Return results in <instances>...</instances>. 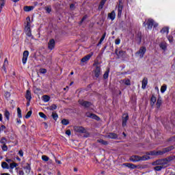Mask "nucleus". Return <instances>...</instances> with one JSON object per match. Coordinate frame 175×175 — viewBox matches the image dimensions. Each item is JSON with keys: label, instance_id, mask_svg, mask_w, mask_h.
I'll list each match as a JSON object with an SVG mask.
<instances>
[{"label": "nucleus", "instance_id": "nucleus-1", "mask_svg": "<svg viewBox=\"0 0 175 175\" xmlns=\"http://www.w3.org/2000/svg\"><path fill=\"white\" fill-rule=\"evenodd\" d=\"M173 150V146H170L165 148H163L162 150H159L157 152L152 151L148 153V155H163L166 152H169Z\"/></svg>", "mask_w": 175, "mask_h": 175}, {"label": "nucleus", "instance_id": "nucleus-2", "mask_svg": "<svg viewBox=\"0 0 175 175\" xmlns=\"http://www.w3.org/2000/svg\"><path fill=\"white\" fill-rule=\"evenodd\" d=\"M148 159H150V156H148V155H144L142 157L134 155L130 158V161H131L132 162H139L140 161H148Z\"/></svg>", "mask_w": 175, "mask_h": 175}, {"label": "nucleus", "instance_id": "nucleus-3", "mask_svg": "<svg viewBox=\"0 0 175 175\" xmlns=\"http://www.w3.org/2000/svg\"><path fill=\"white\" fill-rule=\"evenodd\" d=\"M170 162V159H160V160L156 161L153 163V165H160L162 166L163 169H165V167H167V166H169Z\"/></svg>", "mask_w": 175, "mask_h": 175}, {"label": "nucleus", "instance_id": "nucleus-4", "mask_svg": "<svg viewBox=\"0 0 175 175\" xmlns=\"http://www.w3.org/2000/svg\"><path fill=\"white\" fill-rule=\"evenodd\" d=\"M146 25H148V29H152V26L154 28L158 27V23H157V22L154 21L152 19L148 18L146 22Z\"/></svg>", "mask_w": 175, "mask_h": 175}, {"label": "nucleus", "instance_id": "nucleus-5", "mask_svg": "<svg viewBox=\"0 0 175 175\" xmlns=\"http://www.w3.org/2000/svg\"><path fill=\"white\" fill-rule=\"evenodd\" d=\"M93 75L95 77H99L102 75V70L100 66L96 65L95 68L93 70Z\"/></svg>", "mask_w": 175, "mask_h": 175}, {"label": "nucleus", "instance_id": "nucleus-6", "mask_svg": "<svg viewBox=\"0 0 175 175\" xmlns=\"http://www.w3.org/2000/svg\"><path fill=\"white\" fill-rule=\"evenodd\" d=\"M146 51H147V49L145 46H142L139 50L136 53V55L139 57V58H143L144 57V54H146Z\"/></svg>", "mask_w": 175, "mask_h": 175}, {"label": "nucleus", "instance_id": "nucleus-7", "mask_svg": "<svg viewBox=\"0 0 175 175\" xmlns=\"http://www.w3.org/2000/svg\"><path fill=\"white\" fill-rule=\"evenodd\" d=\"M48 49L51 51L55 49V40L54 39H51L48 42Z\"/></svg>", "mask_w": 175, "mask_h": 175}, {"label": "nucleus", "instance_id": "nucleus-8", "mask_svg": "<svg viewBox=\"0 0 175 175\" xmlns=\"http://www.w3.org/2000/svg\"><path fill=\"white\" fill-rule=\"evenodd\" d=\"M29 55V52H28V51H25L23 52V57L22 59V62L24 65H25V64H27V60L28 59Z\"/></svg>", "mask_w": 175, "mask_h": 175}, {"label": "nucleus", "instance_id": "nucleus-9", "mask_svg": "<svg viewBox=\"0 0 175 175\" xmlns=\"http://www.w3.org/2000/svg\"><path fill=\"white\" fill-rule=\"evenodd\" d=\"M79 103L81 105V106H83V107H90V106H91V103L84 101L83 100H79Z\"/></svg>", "mask_w": 175, "mask_h": 175}, {"label": "nucleus", "instance_id": "nucleus-10", "mask_svg": "<svg viewBox=\"0 0 175 175\" xmlns=\"http://www.w3.org/2000/svg\"><path fill=\"white\" fill-rule=\"evenodd\" d=\"M75 132H78L79 133H84L85 132V129H83V126H74Z\"/></svg>", "mask_w": 175, "mask_h": 175}, {"label": "nucleus", "instance_id": "nucleus-11", "mask_svg": "<svg viewBox=\"0 0 175 175\" xmlns=\"http://www.w3.org/2000/svg\"><path fill=\"white\" fill-rule=\"evenodd\" d=\"M86 116L89 117V118H93V120H96V121H99L100 118L94 113H87Z\"/></svg>", "mask_w": 175, "mask_h": 175}, {"label": "nucleus", "instance_id": "nucleus-12", "mask_svg": "<svg viewBox=\"0 0 175 175\" xmlns=\"http://www.w3.org/2000/svg\"><path fill=\"white\" fill-rule=\"evenodd\" d=\"M124 117L122 119V126H126V122L129 120V116L128 114H124Z\"/></svg>", "mask_w": 175, "mask_h": 175}, {"label": "nucleus", "instance_id": "nucleus-13", "mask_svg": "<svg viewBox=\"0 0 175 175\" xmlns=\"http://www.w3.org/2000/svg\"><path fill=\"white\" fill-rule=\"evenodd\" d=\"M123 5L121 3H119L118 8V17H121V14H122V8Z\"/></svg>", "mask_w": 175, "mask_h": 175}, {"label": "nucleus", "instance_id": "nucleus-14", "mask_svg": "<svg viewBox=\"0 0 175 175\" xmlns=\"http://www.w3.org/2000/svg\"><path fill=\"white\" fill-rule=\"evenodd\" d=\"M105 137H107V139H117L118 136L117 135V134L114 133H110L108 135H107Z\"/></svg>", "mask_w": 175, "mask_h": 175}, {"label": "nucleus", "instance_id": "nucleus-15", "mask_svg": "<svg viewBox=\"0 0 175 175\" xmlns=\"http://www.w3.org/2000/svg\"><path fill=\"white\" fill-rule=\"evenodd\" d=\"M148 84V79L147 78H144V79L142 80V88L143 90H146V87H147Z\"/></svg>", "mask_w": 175, "mask_h": 175}, {"label": "nucleus", "instance_id": "nucleus-16", "mask_svg": "<svg viewBox=\"0 0 175 175\" xmlns=\"http://www.w3.org/2000/svg\"><path fill=\"white\" fill-rule=\"evenodd\" d=\"M124 166H126V167H129V169H136V167H137V165L132 164V163H126L123 164Z\"/></svg>", "mask_w": 175, "mask_h": 175}, {"label": "nucleus", "instance_id": "nucleus-17", "mask_svg": "<svg viewBox=\"0 0 175 175\" xmlns=\"http://www.w3.org/2000/svg\"><path fill=\"white\" fill-rule=\"evenodd\" d=\"M25 98L27 100L31 101V99H32V96L31 95V91L27 90Z\"/></svg>", "mask_w": 175, "mask_h": 175}, {"label": "nucleus", "instance_id": "nucleus-18", "mask_svg": "<svg viewBox=\"0 0 175 175\" xmlns=\"http://www.w3.org/2000/svg\"><path fill=\"white\" fill-rule=\"evenodd\" d=\"M92 57V55H88L81 59V62H87V61L90 60V58Z\"/></svg>", "mask_w": 175, "mask_h": 175}, {"label": "nucleus", "instance_id": "nucleus-19", "mask_svg": "<svg viewBox=\"0 0 175 175\" xmlns=\"http://www.w3.org/2000/svg\"><path fill=\"white\" fill-rule=\"evenodd\" d=\"M25 33L29 38L32 36V33H31V28H25Z\"/></svg>", "mask_w": 175, "mask_h": 175}, {"label": "nucleus", "instance_id": "nucleus-20", "mask_svg": "<svg viewBox=\"0 0 175 175\" xmlns=\"http://www.w3.org/2000/svg\"><path fill=\"white\" fill-rule=\"evenodd\" d=\"M97 143H100V144H103V146H107V144H109L108 142L105 141L102 139H98Z\"/></svg>", "mask_w": 175, "mask_h": 175}, {"label": "nucleus", "instance_id": "nucleus-21", "mask_svg": "<svg viewBox=\"0 0 175 175\" xmlns=\"http://www.w3.org/2000/svg\"><path fill=\"white\" fill-rule=\"evenodd\" d=\"M9 65V62H8V59H5L4 64L3 66V70L6 73V66Z\"/></svg>", "mask_w": 175, "mask_h": 175}, {"label": "nucleus", "instance_id": "nucleus-22", "mask_svg": "<svg viewBox=\"0 0 175 175\" xmlns=\"http://www.w3.org/2000/svg\"><path fill=\"white\" fill-rule=\"evenodd\" d=\"M27 21V25L25 26V28H31V18H29V16H28L26 18Z\"/></svg>", "mask_w": 175, "mask_h": 175}, {"label": "nucleus", "instance_id": "nucleus-23", "mask_svg": "<svg viewBox=\"0 0 175 175\" xmlns=\"http://www.w3.org/2000/svg\"><path fill=\"white\" fill-rule=\"evenodd\" d=\"M4 116L5 117L7 121H9V120H10V112L6 110L4 113Z\"/></svg>", "mask_w": 175, "mask_h": 175}, {"label": "nucleus", "instance_id": "nucleus-24", "mask_svg": "<svg viewBox=\"0 0 175 175\" xmlns=\"http://www.w3.org/2000/svg\"><path fill=\"white\" fill-rule=\"evenodd\" d=\"M25 12H31V10H33L34 7L33 6H25L24 7Z\"/></svg>", "mask_w": 175, "mask_h": 175}, {"label": "nucleus", "instance_id": "nucleus-25", "mask_svg": "<svg viewBox=\"0 0 175 175\" xmlns=\"http://www.w3.org/2000/svg\"><path fill=\"white\" fill-rule=\"evenodd\" d=\"M108 16L111 20H114L116 18V12L112 11L111 13L108 14Z\"/></svg>", "mask_w": 175, "mask_h": 175}, {"label": "nucleus", "instance_id": "nucleus-26", "mask_svg": "<svg viewBox=\"0 0 175 175\" xmlns=\"http://www.w3.org/2000/svg\"><path fill=\"white\" fill-rule=\"evenodd\" d=\"M1 167L3 169H10L9 164L5 161L1 163Z\"/></svg>", "mask_w": 175, "mask_h": 175}, {"label": "nucleus", "instance_id": "nucleus-27", "mask_svg": "<svg viewBox=\"0 0 175 175\" xmlns=\"http://www.w3.org/2000/svg\"><path fill=\"white\" fill-rule=\"evenodd\" d=\"M155 102H157V98L155 96H152L150 99L151 106H154V105H155Z\"/></svg>", "mask_w": 175, "mask_h": 175}, {"label": "nucleus", "instance_id": "nucleus-28", "mask_svg": "<svg viewBox=\"0 0 175 175\" xmlns=\"http://www.w3.org/2000/svg\"><path fill=\"white\" fill-rule=\"evenodd\" d=\"M162 105V100L159 98L157 101L156 106L157 109H159Z\"/></svg>", "mask_w": 175, "mask_h": 175}, {"label": "nucleus", "instance_id": "nucleus-29", "mask_svg": "<svg viewBox=\"0 0 175 175\" xmlns=\"http://www.w3.org/2000/svg\"><path fill=\"white\" fill-rule=\"evenodd\" d=\"M42 100L45 103L49 102V100H50V96H49L48 95H44L42 96Z\"/></svg>", "mask_w": 175, "mask_h": 175}, {"label": "nucleus", "instance_id": "nucleus-30", "mask_svg": "<svg viewBox=\"0 0 175 175\" xmlns=\"http://www.w3.org/2000/svg\"><path fill=\"white\" fill-rule=\"evenodd\" d=\"M161 33H166V35H167V33H169V27H164L161 29Z\"/></svg>", "mask_w": 175, "mask_h": 175}, {"label": "nucleus", "instance_id": "nucleus-31", "mask_svg": "<svg viewBox=\"0 0 175 175\" xmlns=\"http://www.w3.org/2000/svg\"><path fill=\"white\" fill-rule=\"evenodd\" d=\"M121 82L124 83L126 85H131V80H129V79L122 80Z\"/></svg>", "mask_w": 175, "mask_h": 175}, {"label": "nucleus", "instance_id": "nucleus-32", "mask_svg": "<svg viewBox=\"0 0 175 175\" xmlns=\"http://www.w3.org/2000/svg\"><path fill=\"white\" fill-rule=\"evenodd\" d=\"M166 90H167V85L164 84L161 88V92L163 94L166 91Z\"/></svg>", "mask_w": 175, "mask_h": 175}, {"label": "nucleus", "instance_id": "nucleus-33", "mask_svg": "<svg viewBox=\"0 0 175 175\" xmlns=\"http://www.w3.org/2000/svg\"><path fill=\"white\" fill-rule=\"evenodd\" d=\"M162 50H166V42H161L159 45Z\"/></svg>", "mask_w": 175, "mask_h": 175}, {"label": "nucleus", "instance_id": "nucleus-34", "mask_svg": "<svg viewBox=\"0 0 175 175\" xmlns=\"http://www.w3.org/2000/svg\"><path fill=\"white\" fill-rule=\"evenodd\" d=\"M17 167V163L13 161L10 164V169H14V167Z\"/></svg>", "mask_w": 175, "mask_h": 175}, {"label": "nucleus", "instance_id": "nucleus-35", "mask_svg": "<svg viewBox=\"0 0 175 175\" xmlns=\"http://www.w3.org/2000/svg\"><path fill=\"white\" fill-rule=\"evenodd\" d=\"M25 172L26 173H27V174H29V173H31V166L29 165H27L25 167Z\"/></svg>", "mask_w": 175, "mask_h": 175}, {"label": "nucleus", "instance_id": "nucleus-36", "mask_svg": "<svg viewBox=\"0 0 175 175\" xmlns=\"http://www.w3.org/2000/svg\"><path fill=\"white\" fill-rule=\"evenodd\" d=\"M62 124L63 125H69V120H66V119H63L62 120Z\"/></svg>", "mask_w": 175, "mask_h": 175}, {"label": "nucleus", "instance_id": "nucleus-37", "mask_svg": "<svg viewBox=\"0 0 175 175\" xmlns=\"http://www.w3.org/2000/svg\"><path fill=\"white\" fill-rule=\"evenodd\" d=\"M162 169H163V168L162 167V166L161 165H159L154 167V170H156V172H159V171L162 170Z\"/></svg>", "mask_w": 175, "mask_h": 175}, {"label": "nucleus", "instance_id": "nucleus-38", "mask_svg": "<svg viewBox=\"0 0 175 175\" xmlns=\"http://www.w3.org/2000/svg\"><path fill=\"white\" fill-rule=\"evenodd\" d=\"M105 38H106V33H104V34L103 35L102 38L100 40V42H98V44H102V42L105 40Z\"/></svg>", "mask_w": 175, "mask_h": 175}, {"label": "nucleus", "instance_id": "nucleus-39", "mask_svg": "<svg viewBox=\"0 0 175 175\" xmlns=\"http://www.w3.org/2000/svg\"><path fill=\"white\" fill-rule=\"evenodd\" d=\"M18 117L19 118H22L23 116L21 115V109L20 108H17Z\"/></svg>", "mask_w": 175, "mask_h": 175}, {"label": "nucleus", "instance_id": "nucleus-40", "mask_svg": "<svg viewBox=\"0 0 175 175\" xmlns=\"http://www.w3.org/2000/svg\"><path fill=\"white\" fill-rule=\"evenodd\" d=\"M124 51H116V54L118 55V57H121V55H124Z\"/></svg>", "mask_w": 175, "mask_h": 175}, {"label": "nucleus", "instance_id": "nucleus-41", "mask_svg": "<svg viewBox=\"0 0 175 175\" xmlns=\"http://www.w3.org/2000/svg\"><path fill=\"white\" fill-rule=\"evenodd\" d=\"M106 1L107 0H102L100 3V5H99V9H102V8H103V5H105V3H106Z\"/></svg>", "mask_w": 175, "mask_h": 175}, {"label": "nucleus", "instance_id": "nucleus-42", "mask_svg": "<svg viewBox=\"0 0 175 175\" xmlns=\"http://www.w3.org/2000/svg\"><path fill=\"white\" fill-rule=\"evenodd\" d=\"M44 9L46 13H51V6H46Z\"/></svg>", "mask_w": 175, "mask_h": 175}, {"label": "nucleus", "instance_id": "nucleus-43", "mask_svg": "<svg viewBox=\"0 0 175 175\" xmlns=\"http://www.w3.org/2000/svg\"><path fill=\"white\" fill-rule=\"evenodd\" d=\"M110 72V70H107L105 72V74H104V75H103V78L104 79H108V77H109V72Z\"/></svg>", "mask_w": 175, "mask_h": 175}, {"label": "nucleus", "instance_id": "nucleus-44", "mask_svg": "<svg viewBox=\"0 0 175 175\" xmlns=\"http://www.w3.org/2000/svg\"><path fill=\"white\" fill-rule=\"evenodd\" d=\"M42 161H44L45 162H48L49 159H50L49 158V157H47L46 155H42Z\"/></svg>", "mask_w": 175, "mask_h": 175}, {"label": "nucleus", "instance_id": "nucleus-45", "mask_svg": "<svg viewBox=\"0 0 175 175\" xmlns=\"http://www.w3.org/2000/svg\"><path fill=\"white\" fill-rule=\"evenodd\" d=\"M52 117L55 121H57L58 118V115L56 113H52Z\"/></svg>", "mask_w": 175, "mask_h": 175}, {"label": "nucleus", "instance_id": "nucleus-46", "mask_svg": "<svg viewBox=\"0 0 175 175\" xmlns=\"http://www.w3.org/2000/svg\"><path fill=\"white\" fill-rule=\"evenodd\" d=\"M39 116L41 117V118H44V120H46L47 118V116H46L43 112H39Z\"/></svg>", "mask_w": 175, "mask_h": 175}, {"label": "nucleus", "instance_id": "nucleus-47", "mask_svg": "<svg viewBox=\"0 0 175 175\" xmlns=\"http://www.w3.org/2000/svg\"><path fill=\"white\" fill-rule=\"evenodd\" d=\"M5 3H6L5 0H0V6L1 8L5 6Z\"/></svg>", "mask_w": 175, "mask_h": 175}, {"label": "nucleus", "instance_id": "nucleus-48", "mask_svg": "<svg viewBox=\"0 0 175 175\" xmlns=\"http://www.w3.org/2000/svg\"><path fill=\"white\" fill-rule=\"evenodd\" d=\"M31 116H32V111H29L27 112V113L25 116V118L28 119L29 118V117H31Z\"/></svg>", "mask_w": 175, "mask_h": 175}, {"label": "nucleus", "instance_id": "nucleus-49", "mask_svg": "<svg viewBox=\"0 0 175 175\" xmlns=\"http://www.w3.org/2000/svg\"><path fill=\"white\" fill-rule=\"evenodd\" d=\"M40 73L44 75V74L47 73V70H46L45 68H41V69H40Z\"/></svg>", "mask_w": 175, "mask_h": 175}, {"label": "nucleus", "instance_id": "nucleus-50", "mask_svg": "<svg viewBox=\"0 0 175 175\" xmlns=\"http://www.w3.org/2000/svg\"><path fill=\"white\" fill-rule=\"evenodd\" d=\"M1 148H2L3 151H7L8 150V146H6V144L3 145Z\"/></svg>", "mask_w": 175, "mask_h": 175}, {"label": "nucleus", "instance_id": "nucleus-51", "mask_svg": "<svg viewBox=\"0 0 175 175\" xmlns=\"http://www.w3.org/2000/svg\"><path fill=\"white\" fill-rule=\"evenodd\" d=\"M0 143H1V144L4 145L6 143V139L5 138H1Z\"/></svg>", "mask_w": 175, "mask_h": 175}, {"label": "nucleus", "instance_id": "nucleus-52", "mask_svg": "<svg viewBox=\"0 0 175 175\" xmlns=\"http://www.w3.org/2000/svg\"><path fill=\"white\" fill-rule=\"evenodd\" d=\"M57 109V105H52L51 107H50V109L51 110H55Z\"/></svg>", "mask_w": 175, "mask_h": 175}, {"label": "nucleus", "instance_id": "nucleus-53", "mask_svg": "<svg viewBox=\"0 0 175 175\" xmlns=\"http://www.w3.org/2000/svg\"><path fill=\"white\" fill-rule=\"evenodd\" d=\"M115 43L116 44H120V43H121V40H120V38H118L115 40Z\"/></svg>", "mask_w": 175, "mask_h": 175}, {"label": "nucleus", "instance_id": "nucleus-54", "mask_svg": "<svg viewBox=\"0 0 175 175\" xmlns=\"http://www.w3.org/2000/svg\"><path fill=\"white\" fill-rule=\"evenodd\" d=\"M5 161H6V162H8V163H10V165L11 163H12V162H13V160L10 159H6Z\"/></svg>", "mask_w": 175, "mask_h": 175}, {"label": "nucleus", "instance_id": "nucleus-55", "mask_svg": "<svg viewBox=\"0 0 175 175\" xmlns=\"http://www.w3.org/2000/svg\"><path fill=\"white\" fill-rule=\"evenodd\" d=\"M5 129H6V126H5V125H1L0 128V132L1 131H5Z\"/></svg>", "mask_w": 175, "mask_h": 175}, {"label": "nucleus", "instance_id": "nucleus-56", "mask_svg": "<svg viewBox=\"0 0 175 175\" xmlns=\"http://www.w3.org/2000/svg\"><path fill=\"white\" fill-rule=\"evenodd\" d=\"M167 39L169 40V42H170V43H172V42H173V37L172 36H168Z\"/></svg>", "mask_w": 175, "mask_h": 175}, {"label": "nucleus", "instance_id": "nucleus-57", "mask_svg": "<svg viewBox=\"0 0 175 175\" xmlns=\"http://www.w3.org/2000/svg\"><path fill=\"white\" fill-rule=\"evenodd\" d=\"M66 135H68V136H70V135H71L70 130H67L66 131Z\"/></svg>", "mask_w": 175, "mask_h": 175}, {"label": "nucleus", "instance_id": "nucleus-58", "mask_svg": "<svg viewBox=\"0 0 175 175\" xmlns=\"http://www.w3.org/2000/svg\"><path fill=\"white\" fill-rule=\"evenodd\" d=\"M70 9H71V10H73V9H75V4H71L70 5Z\"/></svg>", "mask_w": 175, "mask_h": 175}, {"label": "nucleus", "instance_id": "nucleus-59", "mask_svg": "<svg viewBox=\"0 0 175 175\" xmlns=\"http://www.w3.org/2000/svg\"><path fill=\"white\" fill-rule=\"evenodd\" d=\"M18 174H19V175H24V171H23V170H19Z\"/></svg>", "mask_w": 175, "mask_h": 175}, {"label": "nucleus", "instance_id": "nucleus-60", "mask_svg": "<svg viewBox=\"0 0 175 175\" xmlns=\"http://www.w3.org/2000/svg\"><path fill=\"white\" fill-rule=\"evenodd\" d=\"M18 154H19V155H21V157H23V155H24L23 150H19Z\"/></svg>", "mask_w": 175, "mask_h": 175}, {"label": "nucleus", "instance_id": "nucleus-61", "mask_svg": "<svg viewBox=\"0 0 175 175\" xmlns=\"http://www.w3.org/2000/svg\"><path fill=\"white\" fill-rule=\"evenodd\" d=\"M3 119V117L2 116V114L0 113V122H2Z\"/></svg>", "mask_w": 175, "mask_h": 175}, {"label": "nucleus", "instance_id": "nucleus-62", "mask_svg": "<svg viewBox=\"0 0 175 175\" xmlns=\"http://www.w3.org/2000/svg\"><path fill=\"white\" fill-rule=\"evenodd\" d=\"M16 122H17L18 124H21V120H20V119H16Z\"/></svg>", "mask_w": 175, "mask_h": 175}, {"label": "nucleus", "instance_id": "nucleus-63", "mask_svg": "<svg viewBox=\"0 0 175 175\" xmlns=\"http://www.w3.org/2000/svg\"><path fill=\"white\" fill-rule=\"evenodd\" d=\"M43 124H44V127L46 128V129H47V128H48V126H49L47 125V123L44 122Z\"/></svg>", "mask_w": 175, "mask_h": 175}, {"label": "nucleus", "instance_id": "nucleus-64", "mask_svg": "<svg viewBox=\"0 0 175 175\" xmlns=\"http://www.w3.org/2000/svg\"><path fill=\"white\" fill-rule=\"evenodd\" d=\"M67 90H69V87L66 86V88H64V91H66Z\"/></svg>", "mask_w": 175, "mask_h": 175}]
</instances>
